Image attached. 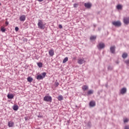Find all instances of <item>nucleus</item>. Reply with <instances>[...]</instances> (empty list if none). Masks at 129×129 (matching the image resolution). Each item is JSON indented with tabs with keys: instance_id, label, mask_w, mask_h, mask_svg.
Segmentation results:
<instances>
[{
	"instance_id": "f8f14e48",
	"label": "nucleus",
	"mask_w": 129,
	"mask_h": 129,
	"mask_svg": "<svg viewBox=\"0 0 129 129\" xmlns=\"http://www.w3.org/2000/svg\"><path fill=\"white\" fill-rule=\"evenodd\" d=\"M123 22L125 25H128L129 24V18H124L123 19Z\"/></svg>"
},
{
	"instance_id": "c85d7f7f",
	"label": "nucleus",
	"mask_w": 129,
	"mask_h": 129,
	"mask_svg": "<svg viewBox=\"0 0 129 129\" xmlns=\"http://www.w3.org/2000/svg\"><path fill=\"white\" fill-rule=\"evenodd\" d=\"M127 121H128V119L126 118V119H124V123L127 122Z\"/></svg>"
},
{
	"instance_id": "6e6552de",
	"label": "nucleus",
	"mask_w": 129,
	"mask_h": 129,
	"mask_svg": "<svg viewBox=\"0 0 129 129\" xmlns=\"http://www.w3.org/2000/svg\"><path fill=\"white\" fill-rule=\"evenodd\" d=\"M19 20L21 22H25L26 21V15H22L20 17Z\"/></svg>"
},
{
	"instance_id": "20e7f679",
	"label": "nucleus",
	"mask_w": 129,
	"mask_h": 129,
	"mask_svg": "<svg viewBox=\"0 0 129 129\" xmlns=\"http://www.w3.org/2000/svg\"><path fill=\"white\" fill-rule=\"evenodd\" d=\"M112 24L115 27H120L121 26V22L120 21H113L112 22Z\"/></svg>"
},
{
	"instance_id": "9d476101",
	"label": "nucleus",
	"mask_w": 129,
	"mask_h": 129,
	"mask_svg": "<svg viewBox=\"0 0 129 129\" xmlns=\"http://www.w3.org/2000/svg\"><path fill=\"white\" fill-rule=\"evenodd\" d=\"M120 93L121 94H124L126 93V88H123L120 90Z\"/></svg>"
},
{
	"instance_id": "f257e3e1",
	"label": "nucleus",
	"mask_w": 129,
	"mask_h": 129,
	"mask_svg": "<svg viewBox=\"0 0 129 129\" xmlns=\"http://www.w3.org/2000/svg\"><path fill=\"white\" fill-rule=\"evenodd\" d=\"M37 25L39 29L44 30L45 29V26H46V23H43V21L39 20Z\"/></svg>"
},
{
	"instance_id": "b1692460",
	"label": "nucleus",
	"mask_w": 129,
	"mask_h": 129,
	"mask_svg": "<svg viewBox=\"0 0 129 129\" xmlns=\"http://www.w3.org/2000/svg\"><path fill=\"white\" fill-rule=\"evenodd\" d=\"M27 81H28V82H32L33 81V78H31L30 77H29L27 78Z\"/></svg>"
},
{
	"instance_id": "c9c22d12",
	"label": "nucleus",
	"mask_w": 129,
	"mask_h": 129,
	"mask_svg": "<svg viewBox=\"0 0 129 129\" xmlns=\"http://www.w3.org/2000/svg\"><path fill=\"white\" fill-rule=\"evenodd\" d=\"M37 1H38V2H43V1H44V0H37Z\"/></svg>"
},
{
	"instance_id": "7ed1b4c3",
	"label": "nucleus",
	"mask_w": 129,
	"mask_h": 129,
	"mask_svg": "<svg viewBox=\"0 0 129 129\" xmlns=\"http://www.w3.org/2000/svg\"><path fill=\"white\" fill-rule=\"evenodd\" d=\"M43 100L46 102H52V97L50 96H45L43 98Z\"/></svg>"
},
{
	"instance_id": "9b49d317",
	"label": "nucleus",
	"mask_w": 129,
	"mask_h": 129,
	"mask_svg": "<svg viewBox=\"0 0 129 129\" xmlns=\"http://www.w3.org/2000/svg\"><path fill=\"white\" fill-rule=\"evenodd\" d=\"M15 125V123L13 121H10L8 122V126L9 127H13Z\"/></svg>"
},
{
	"instance_id": "f704fd0d",
	"label": "nucleus",
	"mask_w": 129,
	"mask_h": 129,
	"mask_svg": "<svg viewBox=\"0 0 129 129\" xmlns=\"http://www.w3.org/2000/svg\"><path fill=\"white\" fill-rule=\"evenodd\" d=\"M6 25H7V26H8V25H9V22L7 21L6 22Z\"/></svg>"
},
{
	"instance_id": "72a5a7b5",
	"label": "nucleus",
	"mask_w": 129,
	"mask_h": 129,
	"mask_svg": "<svg viewBox=\"0 0 129 129\" xmlns=\"http://www.w3.org/2000/svg\"><path fill=\"white\" fill-rule=\"evenodd\" d=\"M56 86H58L59 83L58 82L55 83Z\"/></svg>"
},
{
	"instance_id": "bb28decb",
	"label": "nucleus",
	"mask_w": 129,
	"mask_h": 129,
	"mask_svg": "<svg viewBox=\"0 0 129 129\" xmlns=\"http://www.w3.org/2000/svg\"><path fill=\"white\" fill-rule=\"evenodd\" d=\"M1 31L3 32V33H5V32H6V29H5L4 27H2Z\"/></svg>"
},
{
	"instance_id": "a878e982",
	"label": "nucleus",
	"mask_w": 129,
	"mask_h": 129,
	"mask_svg": "<svg viewBox=\"0 0 129 129\" xmlns=\"http://www.w3.org/2000/svg\"><path fill=\"white\" fill-rule=\"evenodd\" d=\"M124 63H125V64L127 66H129V59H127L126 60L124 61Z\"/></svg>"
},
{
	"instance_id": "f3484780",
	"label": "nucleus",
	"mask_w": 129,
	"mask_h": 129,
	"mask_svg": "<svg viewBox=\"0 0 129 129\" xmlns=\"http://www.w3.org/2000/svg\"><path fill=\"white\" fill-rule=\"evenodd\" d=\"M94 91L93 90H90L88 91V95H91V94H93Z\"/></svg>"
},
{
	"instance_id": "4c0bfd02",
	"label": "nucleus",
	"mask_w": 129,
	"mask_h": 129,
	"mask_svg": "<svg viewBox=\"0 0 129 129\" xmlns=\"http://www.w3.org/2000/svg\"><path fill=\"white\" fill-rule=\"evenodd\" d=\"M116 63H117V64H118V62H117Z\"/></svg>"
},
{
	"instance_id": "0eeeda50",
	"label": "nucleus",
	"mask_w": 129,
	"mask_h": 129,
	"mask_svg": "<svg viewBox=\"0 0 129 129\" xmlns=\"http://www.w3.org/2000/svg\"><path fill=\"white\" fill-rule=\"evenodd\" d=\"M84 6L85 7V8H86L87 9H90V8H91V7L92 6V4H91V3H85L84 4Z\"/></svg>"
},
{
	"instance_id": "473e14b6",
	"label": "nucleus",
	"mask_w": 129,
	"mask_h": 129,
	"mask_svg": "<svg viewBox=\"0 0 129 129\" xmlns=\"http://www.w3.org/2000/svg\"><path fill=\"white\" fill-rule=\"evenodd\" d=\"M112 68L110 67V66L108 67V70H111Z\"/></svg>"
},
{
	"instance_id": "393cba45",
	"label": "nucleus",
	"mask_w": 129,
	"mask_h": 129,
	"mask_svg": "<svg viewBox=\"0 0 129 129\" xmlns=\"http://www.w3.org/2000/svg\"><path fill=\"white\" fill-rule=\"evenodd\" d=\"M67 61H68V57H66L63 59V60L62 61V63H66V62H67Z\"/></svg>"
},
{
	"instance_id": "dca6fc26",
	"label": "nucleus",
	"mask_w": 129,
	"mask_h": 129,
	"mask_svg": "<svg viewBox=\"0 0 129 129\" xmlns=\"http://www.w3.org/2000/svg\"><path fill=\"white\" fill-rule=\"evenodd\" d=\"M117 10H121L122 9V6L120 4H118L116 6Z\"/></svg>"
},
{
	"instance_id": "412c9836",
	"label": "nucleus",
	"mask_w": 129,
	"mask_h": 129,
	"mask_svg": "<svg viewBox=\"0 0 129 129\" xmlns=\"http://www.w3.org/2000/svg\"><path fill=\"white\" fill-rule=\"evenodd\" d=\"M122 57L123 59H125L127 57V53H124L122 55Z\"/></svg>"
},
{
	"instance_id": "ddd939ff",
	"label": "nucleus",
	"mask_w": 129,
	"mask_h": 129,
	"mask_svg": "<svg viewBox=\"0 0 129 129\" xmlns=\"http://www.w3.org/2000/svg\"><path fill=\"white\" fill-rule=\"evenodd\" d=\"M89 105L91 107H94L95 106V102L94 101H91L89 103Z\"/></svg>"
},
{
	"instance_id": "4468645a",
	"label": "nucleus",
	"mask_w": 129,
	"mask_h": 129,
	"mask_svg": "<svg viewBox=\"0 0 129 129\" xmlns=\"http://www.w3.org/2000/svg\"><path fill=\"white\" fill-rule=\"evenodd\" d=\"M110 52L112 53V54H114V52L115 51V47L114 46H111L110 48Z\"/></svg>"
},
{
	"instance_id": "cd10ccee",
	"label": "nucleus",
	"mask_w": 129,
	"mask_h": 129,
	"mask_svg": "<svg viewBox=\"0 0 129 129\" xmlns=\"http://www.w3.org/2000/svg\"><path fill=\"white\" fill-rule=\"evenodd\" d=\"M78 4H74V8H78Z\"/></svg>"
},
{
	"instance_id": "2eb2a0df",
	"label": "nucleus",
	"mask_w": 129,
	"mask_h": 129,
	"mask_svg": "<svg viewBox=\"0 0 129 129\" xmlns=\"http://www.w3.org/2000/svg\"><path fill=\"white\" fill-rule=\"evenodd\" d=\"M7 97H8V98H9V99H13V98H14V95H13V94H8L7 95Z\"/></svg>"
},
{
	"instance_id": "423d86ee",
	"label": "nucleus",
	"mask_w": 129,
	"mask_h": 129,
	"mask_svg": "<svg viewBox=\"0 0 129 129\" xmlns=\"http://www.w3.org/2000/svg\"><path fill=\"white\" fill-rule=\"evenodd\" d=\"M104 47H105V45L103 43H99L98 45L97 46L98 48L100 50H101V49H103Z\"/></svg>"
},
{
	"instance_id": "ea45409f",
	"label": "nucleus",
	"mask_w": 129,
	"mask_h": 129,
	"mask_svg": "<svg viewBox=\"0 0 129 129\" xmlns=\"http://www.w3.org/2000/svg\"><path fill=\"white\" fill-rule=\"evenodd\" d=\"M50 1H52V0H50Z\"/></svg>"
},
{
	"instance_id": "4be33fe9",
	"label": "nucleus",
	"mask_w": 129,
	"mask_h": 129,
	"mask_svg": "<svg viewBox=\"0 0 129 129\" xmlns=\"http://www.w3.org/2000/svg\"><path fill=\"white\" fill-rule=\"evenodd\" d=\"M96 39V36H92L90 37V40L94 41Z\"/></svg>"
},
{
	"instance_id": "1a4fd4ad",
	"label": "nucleus",
	"mask_w": 129,
	"mask_h": 129,
	"mask_svg": "<svg viewBox=\"0 0 129 129\" xmlns=\"http://www.w3.org/2000/svg\"><path fill=\"white\" fill-rule=\"evenodd\" d=\"M48 53H49V56H50L51 57H53V56H54V49H50L48 51Z\"/></svg>"
},
{
	"instance_id": "7c9ffc66",
	"label": "nucleus",
	"mask_w": 129,
	"mask_h": 129,
	"mask_svg": "<svg viewBox=\"0 0 129 129\" xmlns=\"http://www.w3.org/2000/svg\"><path fill=\"white\" fill-rule=\"evenodd\" d=\"M58 27L59 28V29H62V28H63V26H62V25L59 24L58 25Z\"/></svg>"
},
{
	"instance_id": "e433bc0d",
	"label": "nucleus",
	"mask_w": 129,
	"mask_h": 129,
	"mask_svg": "<svg viewBox=\"0 0 129 129\" xmlns=\"http://www.w3.org/2000/svg\"><path fill=\"white\" fill-rule=\"evenodd\" d=\"M25 120H27V117H25Z\"/></svg>"
},
{
	"instance_id": "2f4dec72",
	"label": "nucleus",
	"mask_w": 129,
	"mask_h": 129,
	"mask_svg": "<svg viewBox=\"0 0 129 129\" xmlns=\"http://www.w3.org/2000/svg\"><path fill=\"white\" fill-rule=\"evenodd\" d=\"M124 129H129V126H128V125H126V126H125Z\"/></svg>"
},
{
	"instance_id": "f03ea898",
	"label": "nucleus",
	"mask_w": 129,
	"mask_h": 129,
	"mask_svg": "<svg viewBox=\"0 0 129 129\" xmlns=\"http://www.w3.org/2000/svg\"><path fill=\"white\" fill-rule=\"evenodd\" d=\"M46 74L47 73H46L45 72H43L41 75H37V76L36 77V79L38 81L43 80V79H44V78H45V77H46Z\"/></svg>"
},
{
	"instance_id": "5701e85b",
	"label": "nucleus",
	"mask_w": 129,
	"mask_h": 129,
	"mask_svg": "<svg viewBox=\"0 0 129 129\" xmlns=\"http://www.w3.org/2000/svg\"><path fill=\"white\" fill-rule=\"evenodd\" d=\"M37 66H38L39 68H42V67H43V63H42V62H38L37 63Z\"/></svg>"
},
{
	"instance_id": "6ab92c4d",
	"label": "nucleus",
	"mask_w": 129,
	"mask_h": 129,
	"mask_svg": "<svg viewBox=\"0 0 129 129\" xmlns=\"http://www.w3.org/2000/svg\"><path fill=\"white\" fill-rule=\"evenodd\" d=\"M57 99L59 101H61V100H63V97L62 95H59L58 97H57Z\"/></svg>"
},
{
	"instance_id": "39448f33",
	"label": "nucleus",
	"mask_w": 129,
	"mask_h": 129,
	"mask_svg": "<svg viewBox=\"0 0 129 129\" xmlns=\"http://www.w3.org/2000/svg\"><path fill=\"white\" fill-rule=\"evenodd\" d=\"M86 61L84 59V58L82 57V58H79L78 60V64H80V65H82V64H83L84 63H85Z\"/></svg>"
},
{
	"instance_id": "c756f323",
	"label": "nucleus",
	"mask_w": 129,
	"mask_h": 129,
	"mask_svg": "<svg viewBox=\"0 0 129 129\" xmlns=\"http://www.w3.org/2000/svg\"><path fill=\"white\" fill-rule=\"evenodd\" d=\"M15 31H16V32H18V31H19V27H15Z\"/></svg>"
},
{
	"instance_id": "a211bd4d",
	"label": "nucleus",
	"mask_w": 129,
	"mask_h": 129,
	"mask_svg": "<svg viewBox=\"0 0 129 129\" xmlns=\"http://www.w3.org/2000/svg\"><path fill=\"white\" fill-rule=\"evenodd\" d=\"M82 89L84 91H85V90H87V89H88V86L84 85L82 87Z\"/></svg>"
},
{
	"instance_id": "aec40b11",
	"label": "nucleus",
	"mask_w": 129,
	"mask_h": 129,
	"mask_svg": "<svg viewBox=\"0 0 129 129\" xmlns=\"http://www.w3.org/2000/svg\"><path fill=\"white\" fill-rule=\"evenodd\" d=\"M13 108L14 110H18V109H19V106L17 105H15L13 106Z\"/></svg>"
},
{
	"instance_id": "58836bf2",
	"label": "nucleus",
	"mask_w": 129,
	"mask_h": 129,
	"mask_svg": "<svg viewBox=\"0 0 129 129\" xmlns=\"http://www.w3.org/2000/svg\"><path fill=\"white\" fill-rule=\"evenodd\" d=\"M0 6H1V2H0Z\"/></svg>"
}]
</instances>
